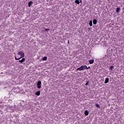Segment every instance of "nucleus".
<instances>
[{
    "instance_id": "f257e3e1",
    "label": "nucleus",
    "mask_w": 124,
    "mask_h": 124,
    "mask_svg": "<svg viewBox=\"0 0 124 124\" xmlns=\"http://www.w3.org/2000/svg\"><path fill=\"white\" fill-rule=\"evenodd\" d=\"M17 55L21 56V57L19 58H17V57L15 56L16 61H19V60H20L22 58H24L25 57V53L23 51L18 52Z\"/></svg>"
},
{
    "instance_id": "f03ea898",
    "label": "nucleus",
    "mask_w": 124,
    "mask_h": 124,
    "mask_svg": "<svg viewBox=\"0 0 124 124\" xmlns=\"http://www.w3.org/2000/svg\"><path fill=\"white\" fill-rule=\"evenodd\" d=\"M37 88L38 89H41V81H38L37 83Z\"/></svg>"
},
{
    "instance_id": "7ed1b4c3",
    "label": "nucleus",
    "mask_w": 124,
    "mask_h": 124,
    "mask_svg": "<svg viewBox=\"0 0 124 124\" xmlns=\"http://www.w3.org/2000/svg\"><path fill=\"white\" fill-rule=\"evenodd\" d=\"M82 70H84L83 69V66H81L80 67L77 69V71H82Z\"/></svg>"
},
{
    "instance_id": "20e7f679",
    "label": "nucleus",
    "mask_w": 124,
    "mask_h": 124,
    "mask_svg": "<svg viewBox=\"0 0 124 124\" xmlns=\"http://www.w3.org/2000/svg\"><path fill=\"white\" fill-rule=\"evenodd\" d=\"M26 61V59L25 58H22L21 60H19L18 62H21V63L24 62Z\"/></svg>"
},
{
    "instance_id": "39448f33",
    "label": "nucleus",
    "mask_w": 124,
    "mask_h": 124,
    "mask_svg": "<svg viewBox=\"0 0 124 124\" xmlns=\"http://www.w3.org/2000/svg\"><path fill=\"white\" fill-rule=\"evenodd\" d=\"M93 62H94V60L93 59H92L89 61V63L90 64H93Z\"/></svg>"
},
{
    "instance_id": "423d86ee",
    "label": "nucleus",
    "mask_w": 124,
    "mask_h": 124,
    "mask_svg": "<svg viewBox=\"0 0 124 124\" xmlns=\"http://www.w3.org/2000/svg\"><path fill=\"white\" fill-rule=\"evenodd\" d=\"M32 3H33L32 1H31L29 2V3H28L29 7H31V4H32Z\"/></svg>"
},
{
    "instance_id": "0eeeda50",
    "label": "nucleus",
    "mask_w": 124,
    "mask_h": 124,
    "mask_svg": "<svg viewBox=\"0 0 124 124\" xmlns=\"http://www.w3.org/2000/svg\"><path fill=\"white\" fill-rule=\"evenodd\" d=\"M84 114L85 115V116H88L89 115V111H88L87 110H85L84 111Z\"/></svg>"
},
{
    "instance_id": "6e6552de",
    "label": "nucleus",
    "mask_w": 124,
    "mask_h": 124,
    "mask_svg": "<svg viewBox=\"0 0 124 124\" xmlns=\"http://www.w3.org/2000/svg\"><path fill=\"white\" fill-rule=\"evenodd\" d=\"M97 23V20H96V19H93V25H96Z\"/></svg>"
},
{
    "instance_id": "1a4fd4ad",
    "label": "nucleus",
    "mask_w": 124,
    "mask_h": 124,
    "mask_svg": "<svg viewBox=\"0 0 124 124\" xmlns=\"http://www.w3.org/2000/svg\"><path fill=\"white\" fill-rule=\"evenodd\" d=\"M108 82H109V78H106L105 81L104 83L105 84H107V83H108Z\"/></svg>"
},
{
    "instance_id": "9d476101",
    "label": "nucleus",
    "mask_w": 124,
    "mask_h": 124,
    "mask_svg": "<svg viewBox=\"0 0 124 124\" xmlns=\"http://www.w3.org/2000/svg\"><path fill=\"white\" fill-rule=\"evenodd\" d=\"M35 95H37L38 96H39V95H40V91H38L36 92Z\"/></svg>"
},
{
    "instance_id": "9b49d317",
    "label": "nucleus",
    "mask_w": 124,
    "mask_h": 124,
    "mask_svg": "<svg viewBox=\"0 0 124 124\" xmlns=\"http://www.w3.org/2000/svg\"><path fill=\"white\" fill-rule=\"evenodd\" d=\"M120 11H121V8L118 7V8H116L117 13H118V12H120Z\"/></svg>"
},
{
    "instance_id": "f8f14e48",
    "label": "nucleus",
    "mask_w": 124,
    "mask_h": 124,
    "mask_svg": "<svg viewBox=\"0 0 124 124\" xmlns=\"http://www.w3.org/2000/svg\"><path fill=\"white\" fill-rule=\"evenodd\" d=\"M82 67H83V70L84 69H88V66H87V65H82Z\"/></svg>"
},
{
    "instance_id": "ddd939ff",
    "label": "nucleus",
    "mask_w": 124,
    "mask_h": 124,
    "mask_svg": "<svg viewBox=\"0 0 124 124\" xmlns=\"http://www.w3.org/2000/svg\"><path fill=\"white\" fill-rule=\"evenodd\" d=\"M114 69V66H110L109 68V70H113Z\"/></svg>"
},
{
    "instance_id": "4468645a",
    "label": "nucleus",
    "mask_w": 124,
    "mask_h": 124,
    "mask_svg": "<svg viewBox=\"0 0 124 124\" xmlns=\"http://www.w3.org/2000/svg\"><path fill=\"white\" fill-rule=\"evenodd\" d=\"M75 2L77 3V4H80V1H79L78 0H76Z\"/></svg>"
},
{
    "instance_id": "2eb2a0df",
    "label": "nucleus",
    "mask_w": 124,
    "mask_h": 124,
    "mask_svg": "<svg viewBox=\"0 0 124 124\" xmlns=\"http://www.w3.org/2000/svg\"><path fill=\"white\" fill-rule=\"evenodd\" d=\"M89 25H90V27H92L93 26V21L90 20L89 21Z\"/></svg>"
},
{
    "instance_id": "dca6fc26",
    "label": "nucleus",
    "mask_w": 124,
    "mask_h": 124,
    "mask_svg": "<svg viewBox=\"0 0 124 124\" xmlns=\"http://www.w3.org/2000/svg\"><path fill=\"white\" fill-rule=\"evenodd\" d=\"M43 61H47V57L45 56L44 58L42 59Z\"/></svg>"
},
{
    "instance_id": "f3484780",
    "label": "nucleus",
    "mask_w": 124,
    "mask_h": 124,
    "mask_svg": "<svg viewBox=\"0 0 124 124\" xmlns=\"http://www.w3.org/2000/svg\"><path fill=\"white\" fill-rule=\"evenodd\" d=\"M96 107H97V108H100V105H99L98 104H96Z\"/></svg>"
},
{
    "instance_id": "a211bd4d",
    "label": "nucleus",
    "mask_w": 124,
    "mask_h": 124,
    "mask_svg": "<svg viewBox=\"0 0 124 124\" xmlns=\"http://www.w3.org/2000/svg\"><path fill=\"white\" fill-rule=\"evenodd\" d=\"M89 84H90V81H87L85 84V86H88V85H89Z\"/></svg>"
},
{
    "instance_id": "6ab92c4d",
    "label": "nucleus",
    "mask_w": 124,
    "mask_h": 124,
    "mask_svg": "<svg viewBox=\"0 0 124 124\" xmlns=\"http://www.w3.org/2000/svg\"><path fill=\"white\" fill-rule=\"evenodd\" d=\"M45 31H50V29H47V28H46V29H45Z\"/></svg>"
},
{
    "instance_id": "aec40b11",
    "label": "nucleus",
    "mask_w": 124,
    "mask_h": 124,
    "mask_svg": "<svg viewBox=\"0 0 124 124\" xmlns=\"http://www.w3.org/2000/svg\"><path fill=\"white\" fill-rule=\"evenodd\" d=\"M90 68H91V67H90V66H89L88 67H87V69H90Z\"/></svg>"
},
{
    "instance_id": "412c9836",
    "label": "nucleus",
    "mask_w": 124,
    "mask_h": 124,
    "mask_svg": "<svg viewBox=\"0 0 124 124\" xmlns=\"http://www.w3.org/2000/svg\"><path fill=\"white\" fill-rule=\"evenodd\" d=\"M68 44H69V41H68Z\"/></svg>"
},
{
    "instance_id": "4be33fe9",
    "label": "nucleus",
    "mask_w": 124,
    "mask_h": 124,
    "mask_svg": "<svg viewBox=\"0 0 124 124\" xmlns=\"http://www.w3.org/2000/svg\"><path fill=\"white\" fill-rule=\"evenodd\" d=\"M80 2H82V0H81L80 1Z\"/></svg>"
},
{
    "instance_id": "5701e85b",
    "label": "nucleus",
    "mask_w": 124,
    "mask_h": 124,
    "mask_svg": "<svg viewBox=\"0 0 124 124\" xmlns=\"http://www.w3.org/2000/svg\"><path fill=\"white\" fill-rule=\"evenodd\" d=\"M88 30H90V28H88Z\"/></svg>"
}]
</instances>
